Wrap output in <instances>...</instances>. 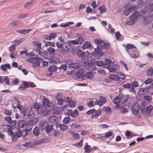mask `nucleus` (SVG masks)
<instances>
[{
    "mask_svg": "<svg viewBox=\"0 0 153 153\" xmlns=\"http://www.w3.org/2000/svg\"><path fill=\"white\" fill-rule=\"evenodd\" d=\"M94 41L97 47L94 48V51L91 53L92 55H96L98 54L99 56H102L110 47L109 44L105 42L104 41L100 39H95Z\"/></svg>",
    "mask_w": 153,
    "mask_h": 153,
    "instance_id": "f257e3e1",
    "label": "nucleus"
},
{
    "mask_svg": "<svg viewBox=\"0 0 153 153\" xmlns=\"http://www.w3.org/2000/svg\"><path fill=\"white\" fill-rule=\"evenodd\" d=\"M55 45L58 49L57 51L63 54H66L67 53L69 52V49L71 47L67 42L61 43L57 42Z\"/></svg>",
    "mask_w": 153,
    "mask_h": 153,
    "instance_id": "f03ea898",
    "label": "nucleus"
},
{
    "mask_svg": "<svg viewBox=\"0 0 153 153\" xmlns=\"http://www.w3.org/2000/svg\"><path fill=\"white\" fill-rule=\"evenodd\" d=\"M140 13L138 11L135 10L133 13L129 17V20L127 22V24L129 25H132L137 21L140 17Z\"/></svg>",
    "mask_w": 153,
    "mask_h": 153,
    "instance_id": "7ed1b4c3",
    "label": "nucleus"
},
{
    "mask_svg": "<svg viewBox=\"0 0 153 153\" xmlns=\"http://www.w3.org/2000/svg\"><path fill=\"white\" fill-rule=\"evenodd\" d=\"M26 60L30 63H32V65L33 67L36 68L39 65L41 61H43V59L41 58L38 57V55L33 56L32 57Z\"/></svg>",
    "mask_w": 153,
    "mask_h": 153,
    "instance_id": "20e7f679",
    "label": "nucleus"
},
{
    "mask_svg": "<svg viewBox=\"0 0 153 153\" xmlns=\"http://www.w3.org/2000/svg\"><path fill=\"white\" fill-rule=\"evenodd\" d=\"M66 63L69 68L74 69H78L81 67V65L79 63L75 62L71 59L67 60L66 61Z\"/></svg>",
    "mask_w": 153,
    "mask_h": 153,
    "instance_id": "39448f33",
    "label": "nucleus"
},
{
    "mask_svg": "<svg viewBox=\"0 0 153 153\" xmlns=\"http://www.w3.org/2000/svg\"><path fill=\"white\" fill-rule=\"evenodd\" d=\"M21 130L17 128V131L15 134L11 131H9L8 132V135L12 137V140L13 141H15L19 137H20V131Z\"/></svg>",
    "mask_w": 153,
    "mask_h": 153,
    "instance_id": "423d86ee",
    "label": "nucleus"
},
{
    "mask_svg": "<svg viewBox=\"0 0 153 153\" xmlns=\"http://www.w3.org/2000/svg\"><path fill=\"white\" fill-rule=\"evenodd\" d=\"M85 74L84 69H80L76 73L75 75L76 78L78 79L84 80L85 79Z\"/></svg>",
    "mask_w": 153,
    "mask_h": 153,
    "instance_id": "0eeeda50",
    "label": "nucleus"
},
{
    "mask_svg": "<svg viewBox=\"0 0 153 153\" xmlns=\"http://www.w3.org/2000/svg\"><path fill=\"white\" fill-rule=\"evenodd\" d=\"M83 65L85 68L88 70L91 71L95 69L94 63L90 61H87L84 62Z\"/></svg>",
    "mask_w": 153,
    "mask_h": 153,
    "instance_id": "6e6552de",
    "label": "nucleus"
},
{
    "mask_svg": "<svg viewBox=\"0 0 153 153\" xmlns=\"http://www.w3.org/2000/svg\"><path fill=\"white\" fill-rule=\"evenodd\" d=\"M146 8L147 6H146L145 7H144V9H141L140 11V13L139 19L143 21L147 20L148 19V17L147 16H144L147 12Z\"/></svg>",
    "mask_w": 153,
    "mask_h": 153,
    "instance_id": "1a4fd4ad",
    "label": "nucleus"
},
{
    "mask_svg": "<svg viewBox=\"0 0 153 153\" xmlns=\"http://www.w3.org/2000/svg\"><path fill=\"white\" fill-rule=\"evenodd\" d=\"M120 102L121 104H123L126 103L128 100L129 97L127 96H126L123 94H119Z\"/></svg>",
    "mask_w": 153,
    "mask_h": 153,
    "instance_id": "9d476101",
    "label": "nucleus"
},
{
    "mask_svg": "<svg viewBox=\"0 0 153 153\" xmlns=\"http://www.w3.org/2000/svg\"><path fill=\"white\" fill-rule=\"evenodd\" d=\"M140 105L138 103L134 102L132 108V113L134 114H136L139 111Z\"/></svg>",
    "mask_w": 153,
    "mask_h": 153,
    "instance_id": "9b49d317",
    "label": "nucleus"
},
{
    "mask_svg": "<svg viewBox=\"0 0 153 153\" xmlns=\"http://www.w3.org/2000/svg\"><path fill=\"white\" fill-rule=\"evenodd\" d=\"M28 125V124L27 122L24 120H20L18 123V126L20 128L26 127H27Z\"/></svg>",
    "mask_w": 153,
    "mask_h": 153,
    "instance_id": "f8f14e48",
    "label": "nucleus"
},
{
    "mask_svg": "<svg viewBox=\"0 0 153 153\" xmlns=\"http://www.w3.org/2000/svg\"><path fill=\"white\" fill-rule=\"evenodd\" d=\"M49 124L48 122L46 121H43L40 123V129L42 131L44 130L46 127Z\"/></svg>",
    "mask_w": 153,
    "mask_h": 153,
    "instance_id": "ddd939ff",
    "label": "nucleus"
},
{
    "mask_svg": "<svg viewBox=\"0 0 153 153\" xmlns=\"http://www.w3.org/2000/svg\"><path fill=\"white\" fill-rule=\"evenodd\" d=\"M47 111L45 107H41L38 111L40 115L43 116H47L49 112Z\"/></svg>",
    "mask_w": 153,
    "mask_h": 153,
    "instance_id": "4468645a",
    "label": "nucleus"
},
{
    "mask_svg": "<svg viewBox=\"0 0 153 153\" xmlns=\"http://www.w3.org/2000/svg\"><path fill=\"white\" fill-rule=\"evenodd\" d=\"M62 94L61 93L58 94L56 95V99L57 101V103L59 105L62 104L63 100L62 99Z\"/></svg>",
    "mask_w": 153,
    "mask_h": 153,
    "instance_id": "2eb2a0df",
    "label": "nucleus"
},
{
    "mask_svg": "<svg viewBox=\"0 0 153 153\" xmlns=\"http://www.w3.org/2000/svg\"><path fill=\"white\" fill-rule=\"evenodd\" d=\"M111 60L109 59H105L104 60L105 63H104V68H106L107 69L109 67H110L113 63L111 62Z\"/></svg>",
    "mask_w": 153,
    "mask_h": 153,
    "instance_id": "dca6fc26",
    "label": "nucleus"
},
{
    "mask_svg": "<svg viewBox=\"0 0 153 153\" xmlns=\"http://www.w3.org/2000/svg\"><path fill=\"white\" fill-rule=\"evenodd\" d=\"M124 47L126 48V51L129 54V50L133 48H135V49H136V48L134 45L130 44H127L126 45L125 44Z\"/></svg>",
    "mask_w": 153,
    "mask_h": 153,
    "instance_id": "f3484780",
    "label": "nucleus"
},
{
    "mask_svg": "<svg viewBox=\"0 0 153 153\" xmlns=\"http://www.w3.org/2000/svg\"><path fill=\"white\" fill-rule=\"evenodd\" d=\"M119 97V95H118V94L116 96V97L114 98L113 100V103L116 104L115 107L117 108H118L119 107V105L120 103V101L119 100H120V98Z\"/></svg>",
    "mask_w": 153,
    "mask_h": 153,
    "instance_id": "a211bd4d",
    "label": "nucleus"
},
{
    "mask_svg": "<svg viewBox=\"0 0 153 153\" xmlns=\"http://www.w3.org/2000/svg\"><path fill=\"white\" fill-rule=\"evenodd\" d=\"M58 118L56 116H51L49 117L48 120L51 124H54L56 121L57 120Z\"/></svg>",
    "mask_w": 153,
    "mask_h": 153,
    "instance_id": "6ab92c4d",
    "label": "nucleus"
},
{
    "mask_svg": "<svg viewBox=\"0 0 153 153\" xmlns=\"http://www.w3.org/2000/svg\"><path fill=\"white\" fill-rule=\"evenodd\" d=\"M47 109V111L50 112L51 111L53 110L54 108L53 104L51 102H50L46 106H45Z\"/></svg>",
    "mask_w": 153,
    "mask_h": 153,
    "instance_id": "aec40b11",
    "label": "nucleus"
},
{
    "mask_svg": "<svg viewBox=\"0 0 153 153\" xmlns=\"http://www.w3.org/2000/svg\"><path fill=\"white\" fill-rule=\"evenodd\" d=\"M101 111L100 110H96L93 113V114L91 115V119L93 118L97 117L101 115Z\"/></svg>",
    "mask_w": 153,
    "mask_h": 153,
    "instance_id": "412c9836",
    "label": "nucleus"
},
{
    "mask_svg": "<svg viewBox=\"0 0 153 153\" xmlns=\"http://www.w3.org/2000/svg\"><path fill=\"white\" fill-rule=\"evenodd\" d=\"M58 69V67L54 65H52L50 66L48 69V71L51 73V75H52V73L56 71Z\"/></svg>",
    "mask_w": 153,
    "mask_h": 153,
    "instance_id": "4be33fe9",
    "label": "nucleus"
},
{
    "mask_svg": "<svg viewBox=\"0 0 153 153\" xmlns=\"http://www.w3.org/2000/svg\"><path fill=\"white\" fill-rule=\"evenodd\" d=\"M60 62V59L57 57H54L52 59H50L49 60V62L50 63L53 64L59 63Z\"/></svg>",
    "mask_w": 153,
    "mask_h": 153,
    "instance_id": "5701e85b",
    "label": "nucleus"
},
{
    "mask_svg": "<svg viewBox=\"0 0 153 153\" xmlns=\"http://www.w3.org/2000/svg\"><path fill=\"white\" fill-rule=\"evenodd\" d=\"M89 48H91L92 47L91 46V43L89 41H86L82 46V49H85Z\"/></svg>",
    "mask_w": 153,
    "mask_h": 153,
    "instance_id": "b1692460",
    "label": "nucleus"
},
{
    "mask_svg": "<svg viewBox=\"0 0 153 153\" xmlns=\"http://www.w3.org/2000/svg\"><path fill=\"white\" fill-rule=\"evenodd\" d=\"M40 49L38 48L36 50V53L38 54L40 56L45 57V53L43 49L41 50Z\"/></svg>",
    "mask_w": 153,
    "mask_h": 153,
    "instance_id": "393cba45",
    "label": "nucleus"
},
{
    "mask_svg": "<svg viewBox=\"0 0 153 153\" xmlns=\"http://www.w3.org/2000/svg\"><path fill=\"white\" fill-rule=\"evenodd\" d=\"M53 125L49 123L45 128V130L47 133H49L53 130Z\"/></svg>",
    "mask_w": 153,
    "mask_h": 153,
    "instance_id": "a878e982",
    "label": "nucleus"
},
{
    "mask_svg": "<svg viewBox=\"0 0 153 153\" xmlns=\"http://www.w3.org/2000/svg\"><path fill=\"white\" fill-rule=\"evenodd\" d=\"M118 65H115L110 66V67H109L108 69H109L111 72H115L118 69Z\"/></svg>",
    "mask_w": 153,
    "mask_h": 153,
    "instance_id": "bb28decb",
    "label": "nucleus"
},
{
    "mask_svg": "<svg viewBox=\"0 0 153 153\" xmlns=\"http://www.w3.org/2000/svg\"><path fill=\"white\" fill-rule=\"evenodd\" d=\"M85 79L86 78L91 79L93 78L94 75L92 72L91 71L86 72L85 74Z\"/></svg>",
    "mask_w": 153,
    "mask_h": 153,
    "instance_id": "cd10ccee",
    "label": "nucleus"
},
{
    "mask_svg": "<svg viewBox=\"0 0 153 153\" xmlns=\"http://www.w3.org/2000/svg\"><path fill=\"white\" fill-rule=\"evenodd\" d=\"M1 69L4 71H6L7 70V68L8 69H10L11 68L10 64L8 63H6L4 65H1Z\"/></svg>",
    "mask_w": 153,
    "mask_h": 153,
    "instance_id": "c85d7f7f",
    "label": "nucleus"
},
{
    "mask_svg": "<svg viewBox=\"0 0 153 153\" xmlns=\"http://www.w3.org/2000/svg\"><path fill=\"white\" fill-rule=\"evenodd\" d=\"M67 43L70 45L71 46V49H69V51H71L72 49V45L71 44H73L74 45H77L78 44V42L77 41L76 39L74 40L69 41L67 42Z\"/></svg>",
    "mask_w": 153,
    "mask_h": 153,
    "instance_id": "c756f323",
    "label": "nucleus"
},
{
    "mask_svg": "<svg viewBox=\"0 0 153 153\" xmlns=\"http://www.w3.org/2000/svg\"><path fill=\"white\" fill-rule=\"evenodd\" d=\"M109 78L111 79L117 81L119 80L120 77L117 76L114 74H110L109 75Z\"/></svg>",
    "mask_w": 153,
    "mask_h": 153,
    "instance_id": "7c9ffc66",
    "label": "nucleus"
},
{
    "mask_svg": "<svg viewBox=\"0 0 153 153\" xmlns=\"http://www.w3.org/2000/svg\"><path fill=\"white\" fill-rule=\"evenodd\" d=\"M79 113L76 109H75L71 113V116L74 118H76L79 115Z\"/></svg>",
    "mask_w": 153,
    "mask_h": 153,
    "instance_id": "2f4dec72",
    "label": "nucleus"
},
{
    "mask_svg": "<svg viewBox=\"0 0 153 153\" xmlns=\"http://www.w3.org/2000/svg\"><path fill=\"white\" fill-rule=\"evenodd\" d=\"M33 134L36 136H38L39 134V130L38 127L36 126L33 128Z\"/></svg>",
    "mask_w": 153,
    "mask_h": 153,
    "instance_id": "473e14b6",
    "label": "nucleus"
},
{
    "mask_svg": "<svg viewBox=\"0 0 153 153\" xmlns=\"http://www.w3.org/2000/svg\"><path fill=\"white\" fill-rule=\"evenodd\" d=\"M49 102V100L44 97L42 103L41 104L42 107H45Z\"/></svg>",
    "mask_w": 153,
    "mask_h": 153,
    "instance_id": "72a5a7b5",
    "label": "nucleus"
},
{
    "mask_svg": "<svg viewBox=\"0 0 153 153\" xmlns=\"http://www.w3.org/2000/svg\"><path fill=\"white\" fill-rule=\"evenodd\" d=\"M38 121V119L36 117H34L31 119L29 122V124L31 125H35Z\"/></svg>",
    "mask_w": 153,
    "mask_h": 153,
    "instance_id": "f704fd0d",
    "label": "nucleus"
},
{
    "mask_svg": "<svg viewBox=\"0 0 153 153\" xmlns=\"http://www.w3.org/2000/svg\"><path fill=\"white\" fill-rule=\"evenodd\" d=\"M149 88L148 87L142 88L140 90V91L141 94L144 95L147 93L149 91Z\"/></svg>",
    "mask_w": 153,
    "mask_h": 153,
    "instance_id": "c9c22d12",
    "label": "nucleus"
},
{
    "mask_svg": "<svg viewBox=\"0 0 153 153\" xmlns=\"http://www.w3.org/2000/svg\"><path fill=\"white\" fill-rule=\"evenodd\" d=\"M67 66L65 64L62 65L58 68V69L59 71H61L62 72L66 71L67 70Z\"/></svg>",
    "mask_w": 153,
    "mask_h": 153,
    "instance_id": "e433bc0d",
    "label": "nucleus"
},
{
    "mask_svg": "<svg viewBox=\"0 0 153 153\" xmlns=\"http://www.w3.org/2000/svg\"><path fill=\"white\" fill-rule=\"evenodd\" d=\"M48 51L50 55L53 54L55 52V50L53 48L50 47L48 49Z\"/></svg>",
    "mask_w": 153,
    "mask_h": 153,
    "instance_id": "4c0bfd02",
    "label": "nucleus"
},
{
    "mask_svg": "<svg viewBox=\"0 0 153 153\" xmlns=\"http://www.w3.org/2000/svg\"><path fill=\"white\" fill-rule=\"evenodd\" d=\"M33 105L34 108L38 109L37 110L38 111L42 107L41 104H40L36 102H34L33 103Z\"/></svg>",
    "mask_w": 153,
    "mask_h": 153,
    "instance_id": "58836bf2",
    "label": "nucleus"
},
{
    "mask_svg": "<svg viewBox=\"0 0 153 153\" xmlns=\"http://www.w3.org/2000/svg\"><path fill=\"white\" fill-rule=\"evenodd\" d=\"M98 9L100 10V13L102 14L104 13L106 10L105 6L103 5L100 7Z\"/></svg>",
    "mask_w": 153,
    "mask_h": 153,
    "instance_id": "ea45409f",
    "label": "nucleus"
},
{
    "mask_svg": "<svg viewBox=\"0 0 153 153\" xmlns=\"http://www.w3.org/2000/svg\"><path fill=\"white\" fill-rule=\"evenodd\" d=\"M59 126L61 130L64 131L68 128V126L65 124H61L59 125Z\"/></svg>",
    "mask_w": 153,
    "mask_h": 153,
    "instance_id": "a19ab883",
    "label": "nucleus"
},
{
    "mask_svg": "<svg viewBox=\"0 0 153 153\" xmlns=\"http://www.w3.org/2000/svg\"><path fill=\"white\" fill-rule=\"evenodd\" d=\"M76 105V102L73 100H72L71 102L69 103L68 105L71 108H74Z\"/></svg>",
    "mask_w": 153,
    "mask_h": 153,
    "instance_id": "79ce46f5",
    "label": "nucleus"
},
{
    "mask_svg": "<svg viewBox=\"0 0 153 153\" xmlns=\"http://www.w3.org/2000/svg\"><path fill=\"white\" fill-rule=\"evenodd\" d=\"M90 146L88 145H85L84 149L86 152H89L93 150V149L90 148Z\"/></svg>",
    "mask_w": 153,
    "mask_h": 153,
    "instance_id": "37998d69",
    "label": "nucleus"
},
{
    "mask_svg": "<svg viewBox=\"0 0 153 153\" xmlns=\"http://www.w3.org/2000/svg\"><path fill=\"white\" fill-rule=\"evenodd\" d=\"M63 100L66 103H68V104H69V103L71 102V101L72 100L71 98L69 97H64Z\"/></svg>",
    "mask_w": 153,
    "mask_h": 153,
    "instance_id": "c03bdc74",
    "label": "nucleus"
},
{
    "mask_svg": "<svg viewBox=\"0 0 153 153\" xmlns=\"http://www.w3.org/2000/svg\"><path fill=\"white\" fill-rule=\"evenodd\" d=\"M95 64L98 66H103L104 67V63L102 61H96Z\"/></svg>",
    "mask_w": 153,
    "mask_h": 153,
    "instance_id": "a18cd8bd",
    "label": "nucleus"
},
{
    "mask_svg": "<svg viewBox=\"0 0 153 153\" xmlns=\"http://www.w3.org/2000/svg\"><path fill=\"white\" fill-rule=\"evenodd\" d=\"M72 136L74 138H78L79 137V135L77 133H74L72 130L70 131Z\"/></svg>",
    "mask_w": 153,
    "mask_h": 153,
    "instance_id": "49530a36",
    "label": "nucleus"
},
{
    "mask_svg": "<svg viewBox=\"0 0 153 153\" xmlns=\"http://www.w3.org/2000/svg\"><path fill=\"white\" fill-rule=\"evenodd\" d=\"M32 43L37 47L38 48L41 49V43H39L37 41H33Z\"/></svg>",
    "mask_w": 153,
    "mask_h": 153,
    "instance_id": "de8ad7c7",
    "label": "nucleus"
},
{
    "mask_svg": "<svg viewBox=\"0 0 153 153\" xmlns=\"http://www.w3.org/2000/svg\"><path fill=\"white\" fill-rule=\"evenodd\" d=\"M70 118L69 117H65L63 120V123L65 124H67L70 121Z\"/></svg>",
    "mask_w": 153,
    "mask_h": 153,
    "instance_id": "09e8293b",
    "label": "nucleus"
},
{
    "mask_svg": "<svg viewBox=\"0 0 153 153\" xmlns=\"http://www.w3.org/2000/svg\"><path fill=\"white\" fill-rule=\"evenodd\" d=\"M100 100L102 102V104L105 103L106 102V100L105 97L101 96L100 97Z\"/></svg>",
    "mask_w": 153,
    "mask_h": 153,
    "instance_id": "8fccbe9b",
    "label": "nucleus"
},
{
    "mask_svg": "<svg viewBox=\"0 0 153 153\" xmlns=\"http://www.w3.org/2000/svg\"><path fill=\"white\" fill-rule=\"evenodd\" d=\"M147 111V113H150L153 108V107L152 105H150L148 106L146 108Z\"/></svg>",
    "mask_w": 153,
    "mask_h": 153,
    "instance_id": "3c124183",
    "label": "nucleus"
},
{
    "mask_svg": "<svg viewBox=\"0 0 153 153\" xmlns=\"http://www.w3.org/2000/svg\"><path fill=\"white\" fill-rule=\"evenodd\" d=\"M17 121L16 120H12L10 122V126L11 127H14L17 124Z\"/></svg>",
    "mask_w": 153,
    "mask_h": 153,
    "instance_id": "603ef678",
    "label": "nucleus"
},
{
    "mask_svg": "<svg viewBox=\"0 0 153 153\" xmlns=\"http://www.w3.org/2000/svg\"><path fill=\"white\" fill-rule=\"evenodd\" d=\"M83 139H82L79 142L76 144V146L78 148H80L82 146V143L83 141Z\"/></svg>",
    "mask_w": 153,
    "mask_h": 153,
    "instance_id": "864d4df0",
    "label": "nucleus"
},
{
    "mask_svg": "<svg viewBox=\"0 0 153 153\" xmlns=\"http://www.w3.org/2000/svg\"><path fill=\"white\" fill-rule=\"evenodd\" d=\"M131 134V132L129 130H127L126 131V138L128 139L131 137H132V135L130 137V135Z\"/></svg>",
    "mask_w": 153,
    "mask_h": 153,
    "instance_id": "5fc2aeb1",
    "label": "nucleus"
},
{
    "mask_svg": "<svg viewBox=\"0 0 153 153\" xmlns=\"http://www.w3.org/2000/svg\"><path fill=\"white\" fill-rule=\"evenodd\" d=\"M153 11V3L149 4L148 5V11L149 12Z\"/></svg>",
    "mask_w": 153,
    "mask_h": 153,
    "instance_id": "6e6d98bb",
    "label": "nucleus"
},
{
    "mask_svg": "<svg viewBox=\"0 0 153 153\" xmlns=\"http://www.w3.org/2000/svg\"><path fill=\"white\" fill-rule=\"evenodd\" d=\"M10 56L12 58H16L17 56V52H13L10 54Z\"/></svg>",
    "mask_w": 153,
    "mask_h": 153,
    "instance_id": "4d7b16f0",
    "label": "nucleus"
},
{
    "mask_svg": "<svg viewBox=\"0 0 153 153\" xmlns=\"http://www.w3.org/2000/svg\"><path fill=\"white\" fill-rule=\"evenodd\" d=\"M77 41L78 42V44H81L82 42H84L85 40L82 37L79 36L77 39H76Z\"/></svg>",
    "mask_w": 153,
    "mask_h": 153,
    "instance_id": "13d9d810",
    "label": "nucleus"
},
{
    "mask_svg": "<svg viewBox=\"0 0 153 153\" xmlns=\"http://www.w3.org/2000/svg\"><path fill=\"white\" fill-rule=\"evenodd\" d=\"M71 24V22H68L66 23H62L59 26L62 27H65L68 26Z\"/></svg>",
    "mask_w": 153,
    "mask_h": 153,
    "instance_id": "bf43d9fd",
    "label": "nucleus"
},
{
    "mask_svg": "<svg viewBox=\"0 0 153 153\" xmlns=\"http://www.w3.org/2000/svg\"><path fill=\"white\" fill-rule=\"evenodd\" d=\"M123 13L125 15H126V16H127L131 12H130L128 8L124 10Z\"/></svg>",
    "mask_w": 153,
    "mask_h": 153,
    "instance_id": "052dcab7",
    "label": "nucleus"
},
{
    "mask_svg": "<svg viewBox=\"0 0 153 153\" xmlns=\"http://www.w3.org/2000/svg\"><path fill=\"white\" fill-rule=\"evenodd\" d=\"M27 134V131L25 130H23L21 131H20V137L22 136L23 137L26 136Z\"/></svg>",
    "mask_w": 153,
    "mask_h": 153,
    "instance_id": "680f3d73",
    "label": "nucleus"
},
{
    "mask_svg": "<svg viewBox=\"0 0 153 153\" xmlns=\"http://www.w3.org/2000/svg\"><path fill=\"white\" fill-rule=\"evenodd\" d=\"M131 86L134 87H137L138 86V82L137 81H134L132 83Z\"/></svg>",
    "mask_w": 153,
    "mask_h": 153,
    "instance_id": "e2e57ef3",
    "label": "nucleus"
},
{
    "mask_svg": "<svg viewBox=\"0 0 153 153\" xmlns=\"http://www.w3.org/2000/svg\"><path fill=\"white\" fill-rule=\"evenodd\" d=\"M136 6L134 5H132L129 7H128L129 10L130 12H131V11H132L134 10H135L136 9Z\"/></svg>",
    "mask_w": 153,
    "mask_h": 153,
    "instance_id": "0e129e2a",
    "label": "nucleus"
},
{
    "mask_svg": "<svg viewBox=\"0 0 153 153\" xmlns=\"http://www.w3.org/2000/svg\"><path fill=\"white\" fill-rule=\"evenodd\" d=\"M148 75L149 76H151L153 73V69L150 68L148 70Z\"/></svg>",
    "mask_w": 153,
    "mask_h": 153,
    "instance_id": "69168bd1",
    "label": "nucleus"
},
{
    "mask_svg": "<svg viewBox=\"0 0 153 153\" xmlns=\"http://www.w3.org/2000/svg\"><path fill=\"white\" fill-rule=\"evenodd\" d=\"M33 1H30L27 2L25 5V8H27L30 7L32 4Z\"/></svg>",
    "mask_w": 153,
    "mask_h": 153,
    "instance_id": "338daca9",
    "label": "nucleus"
},
{
    "mask_svg": "<svg viewBox=\"0 0 153 153\" xmlns=\"http://www.w3.org/2000/svg\"><path fill=\"white\" fill-rule=\"evenodd\" d=\"M118 75L119 76H122L121 77H120V78L122 79V80H124L125 79V76L124 74L122 73L121 72H119L118 73Z\"/></svg>",
    "mask_w": 153,
    "mask_h": 153,
    "instance_id": "774afa93",
    "label": "nucleus"
}]
</instances>
